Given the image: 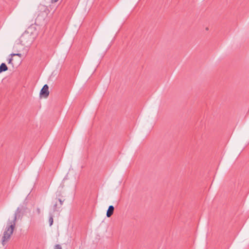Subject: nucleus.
<instances>
[{
  "mask_svg": "<svg viewBox=\"0 0 249 249\" xmlns=\"http://www.w3.org/2000/svg\"><path fill=\"white\" fill-rule=\"evenodd\" d=\"M21 210L19 207L18 208L15 212V215L12 219H9L7 223V225L5 228L2 236V244L4 246L10 239L13 234L14 229L16 228V221L18 217L19 216Z\"/></svg>",
  "mask_w": 249,
  "mask_h": 249,
  "instance_id": "nucleus-1",
  "label": "nucleus"
},
{
  "mask_svg": "<svg viewBox=\"0 0 249 249\" xmlns=\"http://www.w3.org/2000/svg\"><path fill=\"white\" fill-rule=\"evenodd\" d=\"M20 41L22 44L24 46H27L32 42V38L30 35L28 34H24L20 37Z\"/></svg>",
  "mask_w": 249,
  "mask_h": 249,
  "instance_id": "nucleus-2",
  "label": "nucleus"
},
{
  "mask_svg": "<svg viewBox=\"0 0 249 249\" xmlns=\"http://www.w3.org/2000/svg\"><path fill=\"white\" fill-rule=\"evenodd\" d=\"M40 95L42 96L43 97L46 98L48 96L49 94V87L47 85H45L42 89H41L40 92Z\"/></svg>",
  "mask_w": 249,
  "mask_h": 249,
  "instance_id": "nucleus-3",
  "label": "nucleus"
},
{
  "mask_svg": "<svg viewBox=\"0 0 249 249\" xmlns=\"http://www.w3.org/2000/svg\"><path fill=\"white\" fill-rule=\"evenodd\" d=\"M114 207L112 205H110L108 207L107 212L106 215L107 217H110L114 213Z\"/></svg>",
  "mask_w": 249,
  "mask_h": 249,
  "instance_id": "nucleus-4",
  "label": "nucleus"
},
{
  "mask_svg": "<svg viewBox=\"0 0 249 249\" xmlns=\"http://www.w3.org/2000/svg\"><path fill=\"white\" fill-rule=\"evenodd\" d=\"M8 68L5 63H2L0 66V73L3 71H6Z\"/></svg>",
  "mask_w": 249,
  "mask_h": 249,
  "instance_id": "nucleus-5",
  "label": "nucleus"
},
{
  "mask_svg": "<svg viewBox=\"0 0 249 249\" xmlns=\"http://www.w3.org/2000/svg\"><path fill=\"white\" fill-rule=\"evenodd\" d=\"M11 55L12 56H18L21 57V53H12V54H11Z\"/></svg>",
  "mask_w": 249,
  "mask_h": 249,
  "instance_id": "nucleus-6",
  "label": "nucleus"
},
{
  "mask_svg": "<svg viewBox=\"0 0 249 249\" xmlns=\"http://www.w3.org/2000/svg\"><path fill=\"white\" fill-rule=\"evenodd\" d=\"M54 249H62V247L60 245H56L54 247Z\"/></svg>",
  "mask_w": 249,
  "mask_h": 249,
  "instance_id": "nucleus-7",
  "label": "nucleus"
},
{
  "mask_svg": "<svg viewBox=\"0 0 249 249\" xmlns=\"http://www.w3.org/2000/svg\"><path fill=\"white\" fill-rule=\"evenodd\" d=\"M50 224L51 226L53 223V219L52 217H50L49 219Z\"/></svg>",
  "mask_w": 249,
  "mask_h": 249,
  "instance_id": "nucleus-8",
  "label": "nucleus"
},
{
  "mask_svg": "<svg viewBox=\"0 0 249 249\" xmlns=\"http://www.w3.org/2000/svg\"><path fill=\"white\" fill-rule=\"evenodd\" d=\"M37 214H39L40 213V209L39 208H37L36 209Z\"/></svg>",
  "mask_w": 249,
  "mask_h": 249,
  "instance_id": "nucleus-9",
  "label": "nucleus"
},
{
  "mask_svg": "<svg viewBox=\"0 0 249 249\" xmlns=\"http://www.w3.org/2000/svg\"><path fill=\"white\" fill-rule=\"evenodd\" d=\"M59 0H52L51 2L52 3H55L58 1Z\"/></svg>",
  "mask_w": 249,
  "mask_h": 249,
  "instance_id": "nucleus-10",
  "label": "nucleus"
},
{
  "mask_svg": "<svg viewBox=\"0 0 249 249\" xmlns=\"http://www.w3.org/2000/svg\"><path fill=\"white\" fill-rule=\"evenodd\" d=\"M12 60H13V58H10V59L8 60V63H11L12 62Z\"/></svg>",
  "mask_w": 249,
  "mask_h": 249,
  "instance_id": "nucleus-11",
  "label": "nucleus"
},
{
  "mask_svg": "<svg viewBox=\"0 0 249 249\" xmlns=\"http://www.w3.org/2000/svg\"><path fill=\"white\" fill-rule=\"evenodd\" d=\"M58 200H59V201L60 202V204H61V205H62V204H63V201L61 200V199H58Z\"/></svg>",
  "mask_w": 249,
  "mask_h": 249,
  "instance_id": "nucleus-12",
  "label": "nucleus"
},
{
  "mask_svg": "<svg viewBox=\"0 0 249 249\" xmlns=\"http://www.w3.org/2000/svg\"><path fill=\"white\" fill-rule=\"evenodd\" d=\"M206 30H208V27H207V28H206Z\"/></svg>",
  "mask_w": 249,
  "mask_h": 249,
  "instance_id": "nucleus-13",
  "label": "nucleus"
}]
</instances>
